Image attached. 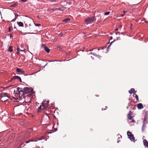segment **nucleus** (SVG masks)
I'll use <instances>...</instances> for the list:
<instances>
[{"label":"nucleus","instance_id":"nucleus-1","mask_svg":"<svg viewBox=\"0 0 148 148\" xmlns=\"http://www.w3.org/2000/svg\"><path fill=\"white\" fill-rule=\"evenodd\" d=\"M17 90L18 92L16 94V97L18 96L19 98H15V97H13L12 98L15 99L16 101H18L20 100H22L23 98L24 99L25 97L26 93H25L23 88L17 87Z\"/></svg>","mask_w":148,"mask_h":148},{"label":"nucleus","instance_id":"nucleus-2","mask_svg":"<svg viewBox=\"0 0 148 148\" xmlns=\"http://www.w3.org/2000/svg\"><path fill=\"white\" fill-rule=\"evenodd\" d=\"M10 95L7 93H2L0 94V98L1 101L5 102L9 98Z\"/></svg>","mask_w":148,"mask_h":148},{"label":"nucleus","instance_id":"nucleus-3","mask_svg":"<svg viewBox=\"0 0 148 148\" xmlns=\"http://www.w3.org/2000/svg\"><path fill=\"white\" fill-rule=\"evenodd\" d=\"M96 20L95 16H93L91 17H87L85 19V22L87 24H90L93 23L94 21Z\"/></svg>","mask_w":148,"mask_h":148},{"label":"nucleus","instance_id":"nucleus-4","mask_svg":"<svg viewBox=\"0 0 148 148\" xmlns=\"http://www.w3.org/2000/svg\"><path fill=\"white\" fill-rule=\"evenodd\" d=\"M23 89L26 95L31 93L33 91V89L31 87H25L23 88Z\"/></svg>","mask_w":148,"mask_h":148},{"label":"nucleus","instance_id":"nucleus-5","mask_svg":"<svg viewBox=\"0 0 148 148\" xmlns=\"http://www.w3.org/2000/svg\"><path fill=\"white\" fill-rule=\"evenodd\" d=\"M127 136L128 138L131 140V141H134V135L132 134V133L129 131H128L127 132Z\"/></svg>","mask_w":148,"mask_h":148},{"label":"nucleus","instance_id":"nucleus-6","mask_svg":"<svg viewBox=\"0 0 148 148\" xmlns=\"http://www.w3.org/2000/svg\"><path fill=\"white\" fill-rule=\"evenodd\" d=\"M131 113L132 112L130 111L129 112V113L127 114V118L129 120H130L132 119L131 122H132L135 123V121L134 119H132L133 117L131 116L132 114Z\"/></svg>","mask_w":148,"mask_h":148},{"label":"nucleus","instance_id":"nucleus-7","mask_svg":"<svg viewBox=\"0 0 148 148\" xmlns=\"http://www.w3.org/2000/svg\"><path fill=\"white\" fill-rule=\"evenodd\" d=\"M49 105V102L48 101H44L42 102V106L45 108H47Z\"/></svg>","mask_w":148,"mask_h":148},{"label":"nucleus","instance_id":"nucleus-8","mask_svg":"<svg viewBox=\"0 0 148 148\" xmlns=\"http://www.w3.org/2000/svg\"><path fill=\"white\" fill-rule=\"evenodd\" d=\"M17 79L19 80L20 82H22L21 79V77L18 76H15L13 77L10 80V82H11L13 80Z\"/></svg>","mask_w":148,"mask_h":148},{"label":"nucleus","instance_id":"nucleus-9","mask_svg":"<svg viewBox=\"0 0 148 148\" xmlns=\"http://www.w3.org/2000/svg\"><path fill=\"white\" fill-rule=\"evenodd\" d=\"M32 94L31 93H29L28 94H26L25 95V97H24V99H25V101L26 100V99H27L28 98H29V99L30 101H31V96H32ZM29 101H26V102H28Z\"/></svg>","mask_w":148,"mask_h":148},{"label":"nucleus","instance_id":"nucleus-10","mask_svg":"<svg viewBox=\"0 0 148 148\" xmlns=\"http://www.w3.org/2000/svg\"><path fill=\"white\" fill-rule=\"evenodd\" d=\"M42 47L44 48V50L47 53H49L50 51V49L44 44H42Z\"/></svg>","mask_w":148,"mask_h":148},{"label":"nucleus","instance_id":"nucleus-11","mask_svg":"<svg viewBox=\"0 0 148 148\" xmlns=\"http://www.w3.org/2000/svg\"><path fill=\"white\" fill-rule=\"evenodd\" d=\"M143 143L145 147H147L148 146V142L145 139L143 140Z\"/></svg>","mask_w":148,"mask_h":148},{"label":"nucleus","instance_id":"nucleus-12","mask_svg":"<svg viewBox=\"0 0 148 148\" xmlns=\"http://www.w3.org/2000/svg\"><path fill=\"white\" fill-rule=\"evenodd\" d=\"M137 107L139 109H141L143 108V106L141 103H139L138 104Z\"/></svg>","mask_w":148,"mask_h":148},{"label":"nucleus","instance_id":"nucleus-13","mask_svg":"<svg viewBox=\"0 0 148 148\" xmlns=\"http://www.w3.org/2000/svg\"><path fill=\"white\" fill-rule=\"evenodd\" d=\"M136 91H135V89L133 88H131L130 90L129 91V92L131 94L133 93H136Z\"/></svg>","mask_w":148,"mask_h":148},{"label":"nucleus","instance_id":"nucleus-14","mask_svg":"<svg viewBox=\"0 0 148 148\" xmlns=\"http://www.w3.org/2000/svg\"><path fill=\"white\" fill-rule=\"evenodd\" d=\"M16 71L17 72H20V73H24V72L23 71L22 69H20L18 68H17L16 69Z\"/></svg>","mask_w":148,"mask_h":148},{"label":"nucleus","instance_id":"nucleus-15","mask_svg":"<svg viewBox=\"0 0 148 148\" xmlns=\"http://www.w3.org/2000/svg\"><path fill=\"white\" fill-rule=\"evenodd\" d=\"M133 96L134 97H135L136 100L138 101L139 99L138 96L136 94L134 93L133 95Z\"/></svg>","mask_w":148,"mask_h":148},{"label":"nucleus","instance_id":"nucleus-16","mask_svg":"<svg viewBox=\"0 0 148 148\" xmlns=\"http://www.w3.org/2000/svg\"><path fill=\"white\" fill-rule=\"evenodd\" d=\"M70 18H66V19H64L62 21V22H65L66 23H67L68 22V21H70Z\"/></svg>","mask_w":148,"mask_h":148},{"label":"nucleus","instance_id":"nucleus-17","mask_svg":"<svg viewBox=\"0 0 148 148\" xmlns=\"http://www.w3.org/2000/svg\"><path fill=\"white\" fill-rule=\"evenodd\" d=\"M18 4L17 2L14 3L13 4L10 5L11 7H15L17 6Z\"/></svg>","mask_w":148,"mask_h":148},{"label":"nucleus","instance_id":"nucleus-18","mask_svg":"<svg viewBox=\"0 0 148 148\" xmlns=\"http://www.w3.org/2000/svg\"><path fill=\"white\" fill-rule=\"evenodd\" d=\"M18 24L19 25V26L20 27H23V23L22 22H18Z\"/></svg>","mask_w":148,"mask_h":148},{"label":"nucleus","instance_id":"nucleus-19","mask_svg":"<svg viewBox=\"0 0 148 148\" xmlns=\"http://www.w3.org/2000/svg\"><path fill=\"white\" fill-rule=\"evenodd\" d=\"M8 50L9 51L12 52L13 51L12 47V46H10Z\"/></svg>","mask_w":148,"mask_h":148},{"label":"nucleus","instance_id":"nucleus-20","mask_svg":"<svg viewBox=\"0 0 148 148\" xmlns=\"http://www.w3.org/2000/svg\"><path fill=\"white\" fill-rule=\"evenodd\" d=\"M146 119H147V118H146V117L145 116V118H144V120L143 121V127H142V130L143 131H144L143 127H144V124L145 123V121L146 120Z\"/></svg>","mask_w":148,"mask_h":148},{"label":"nucleus","instance_id":"nucleus-21","mask_svg":"<svg viewBox=\"0 0 148 148\" xmlns=\"http://www.w3.org/2000/svg\"><path fill=\"white\" fill-rule=\"evenodd\" d=\"M42 106H40L38 108V112H40L42 110Z\"/></svg>","mask_w":148,"mask_h":148},{"label":"nucleus","instance_id":"nucleus-22","mask_svg":"<svg viewBox=\"0 0 148 148\" xmlns=\"http://www.w3.org/2000/svg\"><path fill=\"white\" fill-rule=\"evenodd\" d=\"M15 18L12 21H13V20H14V21L15 20H16V19L17 18V17L18 16V15L17 14H15Z\"/></svg>","mask_w":148,"mask_h":148},{"label":"nucleus","instance_id":"nucleus-23","mask_svg":"<svg viewBox=\"0 0 148 148\" xmlns=\"http://www.w3.org/2000/svg\"><path fill=\"white\" fill-rule=\"evenodd\" d=\"M54 10L55 11L58 10H59L60 11H61V10L62 11L63 10L60 8H56L54 9Z\"/></svg>","mask_w":148,"mask_h":148},{"label":"nucleus","instance_id":"nucleus-24","mask_svg":"<svg viewBox=\"0 0 148 148\" xmlns=\"http://www.w3.org/2000/svg\"><path fill=\"white\" fill-rule=\"evenodd\" d=\"M110 12H106L105 13L104 15H108L109 14H110Z\"/></svg>","mask_w":148,"mask_h":148},{"label":"nucleus","instance_id":"nucleus-25","mask_svg":"<svg viewBox=\"0 0 148 148\" xmlns=\"http://www.w3.org/2000/svg\"><path fill=\"white\" fill-rule=\"evenodd\" d=\"M30 141H33L32 140H29L25 141V143H28Z\"/></svg>","mask_w":148,"mask_h":148},{"label":"nucleus","instance_id":"nucleus-26","mask_svg":"<svg viewBox=\"0 0 148 148\" xmlns=\"http://www.w3.org/2000/svg\"><path fill=\"white\" fill-rule=\"evenodd\" d=\"M35 25L36 26H40V24L37 23V24H35Z\"/></svg>","mask_w":148,"mask_h":148},{"label":"nucleus","instance_id":"nucleus-27","mask_svg":"<svg viewBox=\"0 0 148 148\" xmlns=\"http://www.w3.org/2000/svg\"><path fill=\"white\" fill-rule=\"evenodd\" d=\"M58 0H51L52 2H58Z\"/></svg>","mask_w":148,"mask_h":148},{"label":"nucleus","instance_id":"nucleus-28","mask_svg":"<svg viewBox=\"0 0 148 148\" xmlns=\"http://www.w3.org/2000/svg\"><path fill=\"white\" fill-rule=\"evenodd\" d=\"M107 108V106H106L105 108H103L102 109V110H106Z\"/></svg>","mask_w":148,"mask_h":148},{"label":"nucleus","instance_id":"nucleus-29","mask_svg":"<svg viewBox=\"0 0 148 148\" xmlns=\"http://www.w3.org/2000/svg\"><path fill=\"white\" fill-rule=\"evenodd\" d=\"M96 50V49L95 48H93V49L90 50L89 51H93V50Z\"/></svg>","mask_w":148,"mask_h":148},{"label":"nucleus","instance_id":"nucleus-30","mask_svg":"<svg viewBox=\"0 0 148 148\" xmlns=\"http://www.w3.org/2000/svg\"><path fill=\"white\" fill-rule=\"evenodd\" d=\"M8 30L9 32H10L11 30V28L10 27H9L8 28Z\"/></svg>","mask_w":148,"mask_h":148},{"label":"nucleus","instance_id":"nucleus-31","mask_svg":"<svg viewBox=\"0 0 148 148\" xmlns=\"http://www.w3.org/2000/svg\"><path fill=\"white\" fill-rule=\"evenodd\" d=\"M72 4V3L71 2H68L66 3V4L67 5L68 4H69V5H71Z\"/></svg>","mask_w":148,"mask_h":148},{"label":"nucleus","instance_id":"nucleus-32","mask_svg":"<svg viewBox=\"0 0 148 148\" xmlns=\"http://www.w3.org/2000/svg\"><path fill=\"white\" fill-rule=\"evenodd\" d=\"M91 54H92L93 55H95V52H91Z\"/></svg>","mask_w":148,"mask_h":148},{"label":"nucleus","instance_id":"nucleus-33","mask_svg":"<svg viewBox=\"0 0 148 148\" xmlns=\"http://www.w3.org/2000/svg\"><path fill=\"white\" fill-rule=\"evenodd\" d=\"M21 1L23 2H26L27 1V0H21Z\"/></svg>","mask_w":148,"mask_h":148},{"label":"nucleus","instance_id":"nucleus-34","mask_svg":"<svg viewBox=\"0 0 148 148\" xmlns=\"http://www.w3.org/2000/svg\"><path fill=\"white\" fill-rule=\"evenodd\" d=\"M22 35H25V34H27V33L29 34V33H23V32H22Z\"/></svg>","mask_w":148,"mask_h":148},{"label":"nucleus","instance_id":"nucleus-35","mask_svg":"<svg viewBox=\"0 0 148 148\" xmlns=\"http://www.w3.org/2000/svg\"><path fill=\"white\" fill-rule=\"evenodd\" d=\"M128 12V11H123V12L124 13H127V12Z\"/></svg>","mask_w":148,"mask_h":148},{"label":"nucleus","instance_id":"nucleus-36","mask_svg":"<svg viewBox=\"0 0 148 148\" xmlns=\"http://www.w3.org/2000/svg\"><path fill=\"white\" fill-rule=\"evenodd\" d=\"M23 144V143H21V144L20 145V148H21V147L22 146V145Z\"/></svg>","mask_w":148,"mask_h":148},{"label":"nucleus","instance_id":"nucleus-37","mask_svg":"<svg viewBox=\"0 0 148 148\" xmlns=\"http://www.w3.org/2000/svg\"><path fill=\"white\" fill-rule=\"evenodd\" d=\"M113 42H111V43H110V45H109L108 46V48L111 45V44L113 42Z\"/></svg>","mask_w":148,"mask_h":148},{"label":"nucleus","instance_id":"nucleus-38","mask_svg":"<svg viewBox=\"0 0 148 148\" xmlns=\"http://www.w3.org/2000/svg\"><path fill=\"white\" fill-rule=\"evenodd\" d=\"M99 50H100V49L99 48H98V49H97V51H95L96 52H98V51H99Z\"/></svg>","mask_w":148,"mask_h":148},{"label":"nucleus","instance_id":"nucleus-39","mask_svg":"<svg viewBox=\"0 0 148 148\" xmlns=\"http://www.w3.org/2000/svg\"><path fill=\"white\" fill-rule=\"evenodd\" d=\"M10 38H11L12 37V34H10Z\"/></svg>","mask_w":148,"mask_h":148},{"label":"nucleus","instance_id":"nucleus-40","mask_svg":"<svg viewBox=\"0 0 148 148\" xmlns=\"http://www.w3.org/2000/svg\"><path fill=\"white\" fill-rule=\"evenodd\" d=\"M124 15V14H123L121 15V16L123 17Z\"/></svg>","mask_w":148,"mask_h":148},{"label":"nucleus","instance_id":"nucleus-41","mask_svg":"<svg viewBox=\"0 0 148 148\" xmlns=\"http://www.w3.org/2000/svg\"><path fill=\"white\" fill-rule=\"evenodd\" d=\"M145 23H148V21H147L145 20Z\"/></svg>","mask_w":148,"mask_h":148},{"label":"nucleus","instance_id":"nucleus-42","mask_svg":"<svg viewBox=\"0 0 148 148\" xmlns=\"http://www.w3.org/2000/svg\"><path fill=\"white\" fill-rule=\"evenodd\" d=\"M17 50L18 51H19V49L18 47L17 48Z\"/></svg>","mask_w":148,"mask_h":148},{"label":"nucleus","instance_id":"nucleus-43","mask_svg":"<svg viewBox=\"0 0 148 148\" xmlns=\"http://www.w3.org/2000/svg\"><path fill=\"white\" fill-rule=\"evenodd\" d=\"M118 28H116V29H115V30H116V31H117V30H118Z\"/></svg>","mask_w":148,"mask_h":148},{"label":"nucleus","instance_id":"nucleus-44","mask_svg":"<svg viewBox=\"0 0 148 148\" xmlns=\"http://www.w3.org/2000/svg\"><path fill=\"white\" fill-rule=\"evenodd\" d=\"M110 40L112 39V37H110Z\"/></svg>","mask_w":148,"mask_h":148},{"label":"nucleus","instance_id":"nucleus-45","mask_svg":"<svg viewBox=\"0 0 148 148\" xmlns=\"http://www.w3.org/2000/svg\"><path fill=\"white\" fill-rule=\"evenodd\" d=\"M120 33V32H118V33H116V34H119Z\"/></svg>","mask_w":148,"mask_h":148},{"label":"nucleus","instance_id":"nucleus-46","mask_svg":"<svg viewBox=\"0 0 148 148\" xmlns=\"http://www.w3.org/2000/svg\"><path fill=\"white\" fill-rule=\"evenodd\" d=\"M60 34V35H61V36L62 35V33H61Z\"/></svg>","mask_w":148,"mask_h":148},{"label":"nucleus","instance_id":"nucleus-47","mask_svg":"<svg viewBox=\"0 0 148 148\" xmlns=\"http://www.w3.org/2000/svg\"><path fill=\"white\" fill-rule=\"evenodd\" d=\"M147 147V148H148V146Z\"/></svg>","mask_w":148,"mask_h":148}]
</instances>
